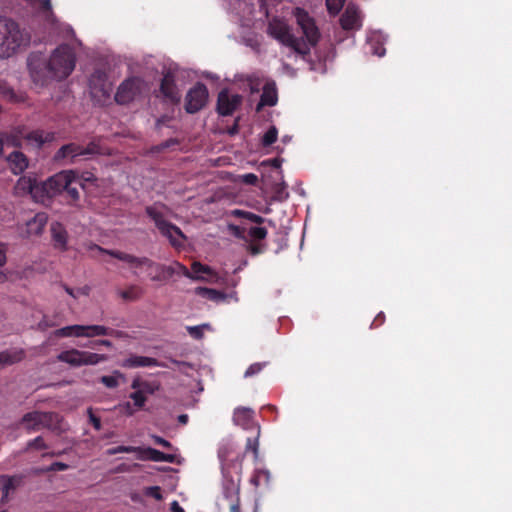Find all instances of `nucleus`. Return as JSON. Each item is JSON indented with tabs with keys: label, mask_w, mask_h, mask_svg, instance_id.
I'll use <instances>...</instances> for the list:
<instances>
[{
	"label": "nucleus",
	"mask_w": 512,
	"mask_h": 512,
	"mask_svg": "<svg viewBox=\"0 0 512 512\" xmlns=\"http://www.w3.org/2000/svg\"><path fill=\"white\" fill-rule=\"evenodd\" d=\"M106 252L109 255H111L112 257H114L120 261L126 262L128 264H131V265H134L137 267L145 266L144 261H148L147 257H136L134 255L127 254V253H124L121 251L110 250V251H106Z\"/></svg>",
	"instance_id": "27"
},
{
	"label": "nucleus",
	"mask_w": 512,
	"mask_h": 512,
	"mask_svg": "<svg viewBox=\"0 0 512 512\" xmlns=\"http://www.w3.org/2000/svg\"><path fill=\"white\" fill-rule=\"evenodd\" d=\"M178 144H179L178 139L169 138L158 145L152 146L150 151L152 153H160V152L164 151L165 149H168V148L178 145Z\"/></svg>",
	"instance_id": "46"
},
{
	"label": "nucleus",
	"mask_w": 512,
	"mask_h": 512,
	"mask_svg": "<svg viewBox=\"0 0 512 512\" xmlns=\"http://www.w3.org/2000/svg\"><path fill=\"white\" fill-rule=\"evenodd\" d=\"M77 185L81 186L82 188L84 187V185L77 179V172L74 171V177L68 178V185L64 189V192H66L67 196L70 198V201H68L69 205H75L80 198Z\"/></svg>",
	"instance_id": "24"
},
{
	"label": "nucleus",
	"mask_w": 512,
	"mask_h": 512,
	"mask_svg": "<svg viewBox=\"0 0 512 512\" xmlns=\"http://www.w3.org/2000/svg\"><path fill=\"white\" fill-rule=\"evenodd\" d=\"M145 266L150 270L149 277L154 282H164L169 280L175 275V270L171 265H164L157 263L148 258V261H144Z\"/></svg>",
	"instance_id": "14"
},
{
	"label": "nucleus",
	"mask_w": 512,
	"mask_h": 512,
	"mask_svg": "<svg viewBox=\"0 0 512 512\" xmlns=\"http://www.w3.org/2000/svg\"><path fill=\"white\" fill-rule=\"evenodd\" d=\"M171 267L175 270V274H181L194 281H205L206 278L201 275H194L192 270H188L184 265L175 261L171 264Z\"/></svg>",
	"instance_id": "35"
},
{
	"label": "nucleus",
	"mask_w": 512,
	"mask_h": 512,
	"mask_svg": "<svg viewBox=\"0 0 512 512\" xmlns=\"http://www.w3.org/2000/svg\"><path fill=\"white\" fill-rule=\"evenodd\" d=\"M30 36L12 19L0 21V58H9L22 46H28Z\"/></svg>",
	"instance_id": "1"
},
{
	"label": "nucleus",
	"mask_w": 512,
	"mask_h": 512,
	"mask_svg": "<svg viewBox=\"0 0 512 512\" xmlns=\"http://www.w3.org/2000/svg\"><path fill=\"white\" fill-rule=\"evenodd\" d=\"M243 96L231 94L228 88L219 91L216 102V111L220 116H231L242 104Z\"/></svg>",
	"instance_id": "9"
},
{
	"label": "nucleus",
	"mask_w": 512,
	"mask_h": 512,
	"mask_svg": "<svg viewBox=\"0 0 512 512\" xmlns=\"http://www.w3.org/2000/svg\"><path fill=\"white\" fill-rule=\"evenodd\" d=\"M25 355L24 349L21 348L2 351L0 352V367L19 363L25 358Z\"/></svg>",
	"instance_id": "22"
},
{
	"label": "nucleus",
	"mask_w": 512,
	"mask_h": 512,
	"mask_svg": "<svg viewBox=\"0 0 512 512\" xmlns=\"http://www.w3.org/2000/svg\"><path fill=\"white\" fill-rule=\"evenodd\" d=\"M159 90L166 102L174 105L180 103L181 94L176 85L175 75L171 70H168L163 74Z\"/></svg>",
	"instance_id": "11"
},
{
	"label": "nucleus",
	"mask_w": 512,
	"mask_h": 512,
	"mask_svg": "<svg viewBox=\"0 0 512 512\" xmlns=\"http://www.w3.org/2000/svg\"><path fill=\"white\" fill-rule=\"evenodd\" d=\"M144 81L139 77L125 79L118 87L114 99L119 105H128L136 100L143 91Z\"/></svg>",
	"instance_id": "5"
},
{
	"label": "nucleus",
	"mask_w": 512,
	"mask_h": 512,
	"mask_svg": "<svg viewBox=\"0 0 512 512\" xmlns=\"http://www.w3.org/2000/svg\"><path fill=\"white\" fill-rule=\"evenodd\" d=\"M24 138L36 145V147L40 148L44 144V139L42 137V134L39 131H32L24 136Z\"/></svg>",
	"instance_id": "48"
},
{
	"label": "nucleus",
	"mask_w": 512,
	"mask_h": 512,
	"mask_svg": "<svg viewBox=\"0 0 512 512\" xmlns=\"http://www.w3.org/2000/svg\"><path fill=\"white\" fill-rule=\"evenodd\" d=\"M195 294L213 302H221L226 299L224 292L207 287H196Z\"/></svg>",
	"instance_id": "29"
},
{
	"label": "nucleus",
	"mask_w": 512,
	"mask_h": 512,
	"mask_svg": "<svg viewBox=\"0 0 512 512\" xmlns=\"http://www.w3.org/2000/svg\"><path fill=\"white\" fill-rule=\"evenodd\" d=\"M16 188L23 193L31 194L36 199H41L40 183L34 178L26 176L20 177L17 181Z\"/></svg>",
	"instance_id": "18"
},
{
	"label": "nucleus",
	"mask_w": 512,
	"mask_h": 512,
	"mask_svg": "<svg viewBox=\"0 0 512 512\" xmlns=\"http://www.w3.org/2000/svg\"><path fill=\"white\" fill-rule=\"evenodd\" d=\"M43 413L48 415V417H43L41 419L42 423L40 424V426L47 428V429L56 430V427L53 426V421H54V419L58 418V415L53 412H43Z\"/></svg>",
	"instance_id": "50"
},
{
	"label": "nucleus",
	"mask_w": 512,
	"mask_h": 512,
	"mask_svg": "<svg viewBox=\"0 0 512 512\" xmlns=\"http://www.w3.org/2000/svg\"><path fill=\"white\" fill-rule=\"evenodd\" d=\"M278 131L275 126H271L262 138V145L264 147L272 145L277 140Z\"/></svg>",
	"instance_id": "45"
},
{
	"label": "nucleus",
	"mask_w": 512,
	"mask_h": 512,
	"mask_svg": "<svg viewBox=\"0 0 512 512\" xmlns=\"http://www.w3.org/2000/svg\"><path fill=\"white\" fill-rule=\"evenodd\" d=\"M145 211L146 214L155 222V225L158 229L160 228V226H163V224L166 222V220L163 217V214L157 211L152 206L146 207Z\"/></svg>",
	"instance_id": "42"
},
{
	"label": "nucleus",
	"mask_w": 512,
	"mask_h": 512,
	"mask_svg": "<svg viewBox=\"0 0 512 512\" xmlns=\"http://www.w3.org/2000/svg\"><path fill=\"white\" fill-rule=\"evenodd\" d=\"M274 194L272 196V200L283 202L289 197V193L286 191L285 182L278 183L273 188Z\"/></svg>",
	"instance_id": "37"
},
{
	"label": "nucleus",
	"mask_w": 512,
	"mask_h": 512,
	"mask_svg": "<svg viewBox=\"0 0 512 512\" xmlns=\"http://www.w3.org/2000/svg\"><path fill=\"white\" fill-rule=\"evenodd\" d=\"M83 331V325H71L66 326L60 329H57L54 332V335L57 337H81V333Z\"/></svg>",
	"instance_id": "33"
},
{
	"label": "nucleus",
	"mask_w": 512,
	"mask_h": 512,
	"mask_svg": "<svg viewBox=\"0 0 512 512\" xmlns=\"http://www.w3.org/2000/svg\"><path fill=\"white\" fill-rule=\"evenodd\" d=\"M48 445L44 442V439L41 436H37L33 440H30L26 445V451L30 449L35 450H44L47 449Z\"/></svg>",
	"instance_id": "47"
},
{
	"label": "nucleus",
	"mask_w": 512,
	"mask_h": 512,
	"mask_svg": "<svg viewBox=\"0 0 512 512\" xmlns=\"http://www.w3.org/2000/svg\"><path fill=\"white\" fill-rule=\"evenodd\" d=\"M258 446H259V443H258V437L256 438H248L247 440V444H246V450H251L253 453H254V456L257 457L258 456Z\"/></svg>",
	"instance_id": "57"
},
{
	"label": "nucleus",
	"mask_w": 512,
	"mask_h": 512,
	"mask_svg": "<svg viewBox=\"0 0 512 512\" xmlns=\"http://www.w3.org/2000/svg\"><path fill=\"white\" fill-rule=\"evenodd\" d=\"M121 366L124 368H136V367H151V366L164 367L165 365L159 363L156 358L132 354L128 358H126L122 361Z\"/></svg>",
	"instance_id": "16"
},
{
	"label": "nucleus",
	"mask_w": 512,
	"mask_h": 512,
	"mask_svg": "<svg viewBox=\"0 0 512 512\" xmlns=\"http://www.w3.org/2000/svg\"><path fill=\"white\" fill-rule=\"evenodd\" d=\"M69 468V465L63 462H53L51 465L46 467V470H49V472L54 471H64Z\"/></svg>",
	"instance_id": "58"
},
{
	"label": "nucleus",
	"mask_w": 512,
	"mask_h": 512,
	"mask_svg": "<svg viewBox=\"0 0 512 512\" xmlns=\"http://www.w3.org/2000/svg\"><path fill=\"white\" fill-rule=\"evenodd\" d=\"M253 411L250 408H237L234 412V422L244 428H247L252 422Z\"/></svg>",
	"instance_id": "31"
},
{
	"label": "nucleus",
	"mask_w": 512,
	"mask_h": 512,
	"mask_svg": "<svg viewBox=\"0 0 512 512\" xmlns=\"http://www.w3.org/2000/svg\"><path fill=\"white\" fill-rule=\"evenodd\" d=\"M151 438L153 439L155 444L161 445V446H163L165 448H168V449L173 447L172 444L169 441H167L166 439H164V438H162V437H160L158 435H152Z\"/></svg>",
	"instance_id": "64"
},
{
	"label": "nucleus",
	"mask_w": 512,
	"mask_h": 512,
	"mask_svg": "<svg viewBox=\"0 0 512 512\" xmlns=\"http://www.w3.org/2000/svg\"><path fill=\"white\" fill-rule=\"evenodd\" d=\"M191 270L194 275H200L201 273L207 274L209 276H214L215 273L212 268L208 265H204L198 261H194L191 265Z\"/></svg>",
	"instance_id": "44"
},
{
	"label": "nucleus",
	"mask_w": 512,
	"mask_h": 512,
	"mask_svg": "<svg viewBox=\"0 0 512 512\" xmlns=\"http://www.w3.org/2000/svg\"><path fill=\"white\" fill-rule=\"evenodd\" d=\"M268 34L278 40L282 45L291 48L310 64V70H316L315 62L309 57V46L303 37H296L287 24L275 21L269 24Z\"/></svg>",
	"instance_id": "2"
},
{
	"label": "nucleus",
	"mask_w": 512,
	"mask_h": 512,
	"mask_svg": "<svg viewBox=\"0 0 512 512\" xmlns=\"http://www.w3.org/2000/svg\"><path fill=\"white\" fill-rule=\"evenodd\" d=\"M80 356H81V366L83 365H95L99 362L107 360V356L104 354H97L92 353L88 351H81L80 350Z\"/></svg>",
	"instance_id": "32"
},
{
	"label": "nucleus",
	"mask_w": 512,
	"mask_h": 512,
	"mask_svg": "<svg viewBox=\"0 0 512 512\" xmlns=\"http://www.w3.org/2000/svg\"><path fill=\"white\" fill-rule=\"evenodd\" d=\"M75 61V54L70 46L62 45L56 48L49 60H46L50 77L55 80L65 79L74 70Z\"/></svg>",
	"instance_id": "3"
},
{
	"label": "nucleus",
	"mask_w": 512,
	"mask_h": 512,
	"mask_svg": "<svg viewBox=\"0 0 512 512\" xmlns=\"http://www.w3.org/2000/svg\"><path fill=\"white\" fill-rule=\"evenodd\" d=\"M119 295L126 301H135L142 296V290L136 286H131L128 290L121 291Z\"/></svg>",
	"instance_id": "38"
},
{
	"label": "nucleus",
	"mask_w": 512,
	"mask_h": 512,
	"mask_svg": "<svg viewBox=\"0 0 512 512\" xmlns=\"http://www.w3.org/2000/svg\"><path fill=\"white\" fill-rule=\"evenodd\" d=\"M53 246L60 251L68 249V232L60 222H53L50 227Z\"/></svg>",
	"instance_id": "15"
},
{
	"label": "nucleus",
	"mask_w": 512,
	"mask_h": 512,
	"mask_svg": "<svg viewBox=\"0 0 512 512\" xmlns=\"http://www.w3.org/2000/svg\"><path fill=\"white\" fill-rule=\"evenodd\" d=\"M47 220L48 216L46 213H37L31 220L27 222L28 232L34 235L42 234Z\"/></svg>",
	"instance_id": "25"
},
{
	"label": "nucleus",
	"mask_w": 512,
	"mask_h": 512,
	"mask_svg": "<svg viewBox=\"0 0 512 512\" xmlns=\"http://www.w3.org/2000/svg\"><path fill=\"white\" fill-rule=\"evenodd\" d=\"M228 229H229V231L232 233V235L234 237L248 242V238H247V235H246V229L245 228L239 227V226L234 225V224H230L228 226Z\"/></svg>",
	"instance_id": "49"
},
{
	"label": "nucleus",
	"mask_w": 512,
	"mask_h": 512,
	"mask_svg": "<svg viewBox=\"0 0 512 512\" xmlns=\"http://www.w3.org/2000/svg\"><path fill=\"white\" fill-rule=\"evenodd\" d=\"M89 89L92 99L99 105H104L110 99L113 87L104 70L95 69L90 75Z\"/></svg>",
	"instance_id": "4"
},
{
	"label": "nucleus",
	"mask_w": 512,
	"mask_h": 512,
	"mask_svg": "<svg viewBox=\"0 0 512 512\" xmlns=\"http://www.w3.org/2000/svg\"><path fill=\"white\" fill-rule=\"evenodd\" d=\"M27 65L33 82L44 86L49 79H52L48 73L46 59L40 54H32L28 57Z\"/></svg>",
	"instance_id": "10"
},
{
	"label": "nucleus",
	"mask_w": 512,
	"mask_h": 512,
	"mask_svg": "<svg viewBox=\"0 0 512 512\" xmlns=\"http://www.w3.org/2000/svg\"><path fill=\"white\" fill-rule=\"evenodd\" d=\"M339 22L344 30L360 29L362 24L359 7L354 3H349L341 15Z\"/></svg>",
	"instance_id": "12"
},
{
	"label": "nucleus",
	"mask_w": 512,
	"mask_h": 512,
	"mask_svg": "<svg viewBox=\"0 0 512 512\" xmlns=\"http://www.w3.org/2000/svg\"><path fill=\"white\" fill-rule=\"evenodd\" d=\"M282 163H283V159L280 158V157H276V158H273V159H269V160L263 161L262 165H269V166H272V167H274L276 169H280Z\"/></svg>",
	"instance_id": "63"
},
{
	"label": "nucleus",
	"mask_w": 512,
	"mask_h": 512,
	"mask_svg": "<svg viewBox=\"0 0 512 512\" xmlns=\"http://www.w3.org/2000/svg\"><path fill=\"white\" fill-rule=\"evenodd\" d=\"M160 384L158 382H147L144 381L142 384L143 393L153 394L155 391L159 390Z\"/></svg>",
	"instance_id": "55"
},
{
	"label": "nucleus",
	"mask_w": 512,
	"mask_h": 512,
	"mask_svg": "<svg viewBox=\"0 0 512 512\" xmlns=\"http://www.w3.org/2000/svg\"><path fill=\"white\" fill-rule=\"evenodd\" d=\"M122 332L109 329L102 325H83V331L81 337H94L103 335H117L119 336Z\"/></svg>",
	"instance_id": "23"
},
{
	"label": "nucleus",
	"mask_w": 512,
	"mask_h": 512,
	"mask_svg": "<svg viewBox=\"0 0 512 512\" xmlns=\"http://www.w3.org/2000/svg\"><path fill=\"white\" fill-rule=\"evenodd\" d=\"M0 95L9 100L10 102H20L23 100L21 96H18L13 88H11L4 80L0 79Z\"/></svg>",
	"instance_id": "34"
},
{
	"label": "nucleus",
	"mask_w": 512,
	"mask_h": 512,
	"mask_svg": "<svg viewBox=\"0 0 512 512\" xmlns=\"http://www.w3.org/2000/svg\"><path fill=\"white\" fill-rule=\"evenodd\" d=\"M242 181L248 185H256L258 183V177L253 173H248L242 176Z\"/></svg>",
	"instance_id": "62"
},
{
	"label": "nucleus",
	"mask_w": 512,
	"mask_h": 512,
	"mask_svg": "<svg viewBox=\"0 0 512 512\" xmlns=\"http://www.w3.org/2000/svg\"><path fill=\"white\" fill-rule=\"evenodd\" d=\"M43 417H48V415L44 414L42 411H32L25 413L19 423L23 425L28 432L37 431L42 423L41 419Z\"/></svg>",
	"instance_id": "20"
},
{
	"label": "nucleus",
	"mask_w": 512,
	"mask_h": 512,
	"mask_svg": "<svg viewBox=\"0 0 512 512\" xmlns=\"http://www.w3.org/2000/svg\"><path fill=\"white\" fill-rule=\"evenodd\" d=\"M7 161L10 164V169L14 175L23 173L28 167V158L20 151H13L8 157Z\"/></svg>",
	"instance_id": "19"
},
{
	"label": "nucleus",
	"mask_w": 512,
	"mask_h": 512,
	"mask_svg": "<svg viewBox=\"0 0 512 512\" xmlns=\"http://www.w3.org/2000/svg\"><path fill=\"white\" fill-rule=\"evenodd\" d=\"M136 447L134 446H117L107 450V455H115L117 453H135Z\"/></svg>",
	"instance_id": "51"
},
{
	"label": "nucleus",
	"mask_w": 512,
	"mask_h": 512,
	"mask_svg": "<svg viewBox=\"0 0 512 512\" xmlns=\"http://www.w3.org/2000/svg\"><path fill=\"white\" fill-rule=\"evenodd\" d=\"M145 495L155 498L156 500H162L161 489L159 486H150L145 489Z\"/></svg>",
	"instance_id": "54"
},
{
	"label": "nucleus",
	"mask_w": 512,
	"mask_h": 512,
	"mask_svg": "<svg viewBox=\"0 0 512 512\" xmlns=\"http://www.w3.org/2000/svg\"><path fill=\"white\" fill-rule=\"evenodd\" d=\"M266 365V363H254L248 367V369L245 372V377H251L253 375L258 374L263 367Z\"/></svg>",
	"instance_id": "56"
},
{
	"label": "nucleus",
	"mask_w": 512,
	"mask_h": 512,
	"mask_svg": "<svg viewBox=\"0 0 512 512\" xmlns=\"http://www.w3.org/2000/svg\"><path fill=\"white\" fill-rule=\"evenodd\" d=\"M130 398L134 401V405L138 408H142L146 401L144 393L141 390H137L131 393Z\"/></svg>",
	"instance_id": "52"
},
{
	"label": "nucleus",
	"mask_w": 512,
	"mask_h": 512,
	"mask_svg": "<svg viewBox=\"0 0 512 512\" xmlns=\"http://www.w3.org/2000/svg\"><path fill=\"white\" fill-rule=\"evenodd\" d=\"M82 146L70 142L62 145L54 154L53 160L56 163L64 162L65 164H73L78 156H82Z\"/></svg>",
	"instance_id": "13"
},
{
	"label": "nucleus",
	"mask_w": 512,
	"mask_h": 512,
	"mask_svg": "<svg viewBox=\"0 0 512 512\" xmlns=\"http://www.w3.org/2000/svg\"><path fill=\"white\" fill-rule=\"evenodd\" d=\"M345 0H325V5L329 15L336 16L342 10Z\"/></svg>",
	"instance_id": "40"
},
{
	"label": "nucleus",
	"mask_w": 512,
	"mask_h": 512,
	"mask_svg": "<svg viewBox=\"0 0 512 512\" xmlns=\"http://www.w3.org/2000/svg\"><path fill=\"white\" fill-rule=\"evenodd\" d=\"M159 231L169 239L173 246H181L182 243L179 239H185V235L181 229L168 221H166L163 226H160Z\"/></svg>",
	"instance_id": "21"
},
{
	"label": "nucleus",
	"mask_w": 512,
	"mask_h": 512,
	"mask_svg": "<svg viewBox=\"0 0 512 512\" xmlns=\"http://www.w3.org/2000/svg\"><path fill=\"white\" fill-rule=\"evenodd\" d=\"M118 377L124 378L123 374L119 371H114V375L110 376H102L100 378L101 383H103L107 388H116L118 383Z\"/></svg>",
	"instance_id": "43"
},
{
	"label": "nucleus",
	"mask_w": 512,
	"mask_h": 512,
	"mask_svg": "<svg viewBox=\"0 0 512 512\" xmlns=\"http://www.w3.org/2000/svg\"><path fill=\"white\" fill-rule=\"evenodd\" d=\"M267 233H268L267 229L264 227L252 226L247 230L246 235H247L248 241L250 239L257 241V240L265 239L267 236Z\"/></svg>",
	"instance_id": "36"
},
{
	"label": "nucleus",
	"mask_w": 512,
	"mask_h": 512,
	"mask_svg": "<svg viewBox=\"0 0 512 512\" xmlns=\"http://www.w3.org/2000/svg\"><path fill=\"white\" fill-rule=\"evenodd\" d=\"M266 245L263 243H251L247 246V251L255 256L264 252Z\"/></svg>",
	"instance_id": "53"
},
{
	"label": "nucleus",
	"mask_w": 512,
	"mask_h": 512,
	"mask_svg": "<svg viewBox=\"0 0 512 512\" xmlns=\"http://www.w3.org/2000/svg\"><path fill=\"white\" fill-rule=\"evenodd\" d=\"M88 414H89V419H90V422L92 423L93 427L96 429V430H100L101 429V420L99 417L95 416L92 412V408H89L88 409Z\"/></svg>",
	"instance_id": "61"
},
{
	"label": "nucleus",
	"mask_w": 512,
	"mask_h": 512,
	"mask_svg": "<svg viewBox=\"0 0 512 512\" xmlns=\"http://www.w3.org/2000/svg\"><path fill=\"white\" fill-rule=\"evenodd\" d=\"M244 219H247L253 223H256V224H262L265 220L262 216L260 215H257L255 213H252V212H249L247 211L246 212V215H245V218Z\"/></svg>",
	"instance_id": "60"
},
{
	"label": "nucleus",
	"mask_w": 512,
	"mask_h": 512,
	"mask_svg": "<svg viewBox=\"0 0 512 512\" xmlns=\"http://www.w3.org/2000/svg\"><path fill=\"white\" fill-rule=\"evenodd\" d=\"M278 95L275 83H266L263 87L260 101L256 106V111L260 112L264 106H274L277 104Z\"/></svg>",
	"instance_id": "17"
},
{
	"label": "nucleus",
	"mask_w": 512,
	"mask_h": 512,
	"mask_svg": "<svg viewBox=\"0 0 512 512\" xmlns=\"http://www.w3.org/2000/svg\"><path fill=\"white\" fill-rule=\"evenodd\" d=\"M205 329L210 330L211 326L209 324L205 323V324H201L198 326H188L187 327V331H188L189 335L196 340H201L203 338Z\"/></svg>",
	"instance_id": "39"
},
{
	"label": "nucleus",
	"mask_w": 512,
	"mask_h": 512,
	"mask_svg": "<svg viewBox=\"0 0 512 512\" xmlns=\"http://www.w3.org/2000/svg\"><path fill=\"white\" fill-rule=\"evenodd\" d=\"M57 360L60 362L67 363L73 367H79L81 366L80 350L70 349L62 351L57 355Z\"/></svg>",
	"instance_id": "28"
},
{
	"label": "nucleus",
	"mask_w": 512,
	"mask_h": 512,
	"mask_svg": "<svg viewBox=\"0 0 512 512\" xmlns=\"http://www.w3.org/2000/svg\"><path fill=\"white\" fill-rule=\"evenodd\" d=\"M82 156H96L109 154L108 148L101 144L100 138H95L90 141L85 147L82 146Z\"/></svg>",
	"instance_id": "26"
},
{
	"label": "nucleus",
	"mask_w": 512,
	"mask_h": 512,
	"mask_svg": "<svg viewBox=\"0 0 512 512\" xmlns=\"http://www.w3.org/2000/svg\"><path fill=\"white\" fill-rule=\"evenodd\" d=\"M5 142L7 145L15 147V148H21L22 147V136H21V130L18 129L5 137Z\"/></svg>",
	"instance_id": "41"
},
{
	"label": "nucleus",
	"mask_w": 512,
	"mask_h": 512,
	"mask_svg": "<svg viewBox=\"0 0 512 512\" xmlns=\"http://www.w3.org/2000/svg\"><path fill=\"white\" fill-rule=\"evenodd\" d=\"M170 361L174 364H176L179 367L180 372H185V368L193 369L194 365L190 362L186 361H178L176 359L170 358Z\"/></svg>",
	"instance_id": "59"
},
{
	"label": "nucleus",
	"mask_w": 512,
	"mask_h": 512,
	"mask_svg": "<svg viewBox=\"0 0 512 512\" xmlns=\"http://www.w3.org/2000/svg\"><path fill=\"white\" fill-rule=\"evenodd\" d=\"M137 459L141 461H155L160 462L161 451L152 447H136L135 450Z\"/></svg>",
	"instance_id": "30"
},
{
	"label": "nucleus",
	"mask_w": 512,
	"mask_h": 512,
	"mask_svg": "<svg viewBox=\"0 0 512 512\" xmlns=\"http://www.w3.org/2000/svg\"><path fill=\"white\" fill-rule=\"evenodd\" d=\"M69 177H74V170H63L49 177L46 181L41 182V199L44 197L52 198L64 192L68 185Z\"/></svg>",
	"instance_id": "6"
},
{
	"label": "nucleus",
	"mask_w": 512,
	"mask_h": 512,
	"mask_svg": "<svg viewBox=\"0 0 512 512\" xmlns=\"http://www.w3.org/2000/svg\"><path fill=\"white\" fill-rule=\"evenodd\" d=\"M297 23L300 26L302 33L306 40L304 41L308 44L309 50L311 47H315L320 39V32L318 27L315 24L313 18L309 16V14L301 8L296 9L295 13Z\"/></svg>",
	"instance_id": "8"
},
{
	"label": "nucleus",
	"mask_w": 512,
	"mask_h": 512,
	"mask_svg": "<svg viewBox=\"0 0 512 512\" xmlns=\"http://www.w3.org/2000/svg\"><path fill=\"white\" fill-rule=\"evenodd\" d=\"M208 89L202 82H197L190 88L185 96V111L188 114H195L202 110L208 102Z\"/></svg>",
	"instance_id": "7"
}]
</instances>
